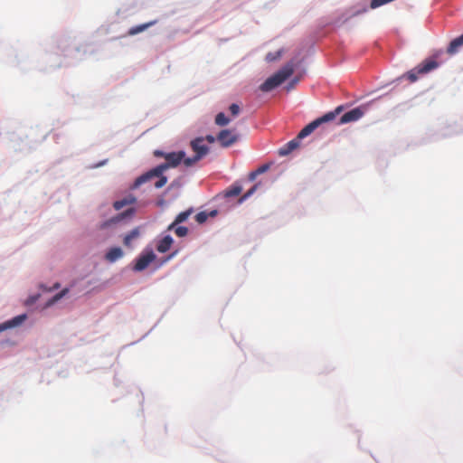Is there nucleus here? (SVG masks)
<instances>
[{"label": "nucleus", "mask_w": 463, "mask_h": 463, "mask_svg": "<svg viewBox=\"0 0 463 463\" xmlns=\"http://www.w3.org/2000/svg\"><path fill=\"white\" fill-rule=\"evenodd\" d=\"M343 110L342 106H338L335 108L334 111H330L324 116L313 120L309 124H307L305 128H303L300 132L298 134L297 137L288 142L279 150V156H287L292 151H294L299 146L300 139L310 135L315 129H317L323 123L330 122L334 120L337 115H339Z\"/></svg>", "instance_id": "nucleus-1"}, {"label": "nucleus", "mask_w": 463, "mask_h": 463, "mask_svg": "<svg viewBox=\"0 0 463 463\" xmlns=\"http://www.w3.org/2000/svg\"><path fill=\"white\" fill-rule=\"evenodd\" d=\"M294 72L293 63H287L279 71L269 77L260 86V89L263 92H269L289 78Z\"/></svg>", "instance_id": "nucleus-2"}, {"label": "nucleus", "mask_w": 463, "mask_h": 463, "mask_svg": "<svg viewBox=\"0 0 463 463\" xmlns=\"http://www.w3.org/2000/svg\"><path fill=\"white\" fill-rule=\"evenodd\" d=\"M192 150L194 152L193 157H187L184 159L185 166H192L209 153V147L204 143L203 137H196L190 143Z\"/></svg>", "instance_id": "nucleus-3"}, {"label": "nucleus", "mask_w": 463, "mask_h": 463, "mask_svg": "<svg viewBox=\"0 0 463 463\" xmlns=\"http://www.w3.org/2000/svg\"><path fill=\"white\" fill-rule=\"evenodd\" d=\"M154 156L156 157H164L165 162L162 164L165 169L170 167H176L182 161L184 162L185 153L184 151L165 153L161 150H155Z\"/></svg>", "instance_id": "nucleus-4"}, {"label": "nucleus", "mask_w": 463, "mask_h": 463, "mask_svg": "<svg viewBox=\"0 0 463 463\" xmlns=\"http://www.w3.org/2000/svg\"><path fill=\"white\" fill-rule=\"evenodd\" d=\"M439 66V63L435 60H425L420 64H419L416 68L411 70L406 73L408 80L411 82H414L418 80L419 74H425L432 70L436 69Z\"/></svg>", "instance_id": "nucleus-5"}, {"label": "nucleus", "mask_w": 463, "mask_h": 463, "mask_svg": "<svg viewBox=\"0 0 463 463\" xmlns=\"http://www.w3.org/2000/svg\"><path fill=\"white\" fill-rule=\"evenodd\" d=\"M165 170H166L165 166L163 165L162 164L157 165L156 167L153 168L149 172H147V173L140 175L139 177H137L136 179L134 184H133V188H137L142 184L147 182L148 180H150L154 176H158V177L163 176L162 174Z\"/></svg>", "instance_id": "nucleus-6"}, {"label": "nucleus", "mask_w": 463, "mask_h": 463, "mask_svg": "<svg viewBox=\"0 0 463 463\" xmlns=\"http://www.w3.org/2000/svg\"><path fill=\"white\" fill-rule=\"evenodd\" d=\"M365 109V106H362L347 111L340 118L338 125L358 120L364 116Z\"/></svg>", "instance_id": "nucleus-7"}, {"label": "nucleus", "mask_w": 463, "mask_h": 463, "mask_svg": "<svg viewBox=\"0 0 463 463\" xmlns=\"http://www.w3.org/2000/svg\"><path fill=\"white\" fill-rule=\"evenodd\" d=\"M238 140V135L230 129H222L217 135V141L223 147H229Z\"/></svg>", "instance_id": "nucleus-8"}, {"label": "nucleus", "mask_w": 463, "mask_h": 463, "mask_svg": "<svg viewBox=\"0 0 463 463\" xmlns=\"http://www.w3.org/2000/svg\"><path fill=\"white\" fill-rule=\"evenodd\" d=\"M156 259V254L150 250L145 254H142L140 255L137 261H136V264L134 266V269L136 271H142L144 270L145 269H146L148 267V265L153 261L155 260Z\"/></svg>", "instance_id": "nucleus-9"}, {"label": "nucleus", "mask_w": 463, "mask_h": 463, "mask_svg": "<svg viewBox=\"0 0 463 463\" xmlns=\"http://www.w3.org/2000/svg\"><path fill=\"white\" fill-rule=\"evenodd\" d=\"M25 318L26 315L23 314L12 318L11 320L0 324V332L19 326L25 320Z\"/></svg>", "instance_id": "nucleus-10"}, {"label": "nucleus", "mask_w": 463, "mask_h": 463, "mask_svg": "<svg viewBox=\"0 0 463 463\" xmlns=\"http://www.w3.org/2000/svg\"><path fill=\"white\" fill-rule=\"evenodd\" d=\"M194 213L193 208H189L188 210L180 213L175 219V221L168 226L167 230L172 231L178 224L185 222L190 215Z\"/></svg>", "instance_id": "nucleus-11"}, {"label": "nucleus", "mask_w": 463, "mask_h": 463, "mask_svg": "<svg viewBox=\"0 0 463 463\" xmlns=\"http://www.w3.org/2000/svg\"><path fill=\"white\" fill-rule=\"evenodd\" d=\"M173 238L170 235L165 236L158 241L156 245V250L160 253L168 251L173 244Z\"/></svg>", "instance_id": "nucleus-12"}, {"label": "nucleus", "mask_w": 463, "mask_h": 463, "mask_svg": "<svg viewBox=\"0 0 463 463\" xmlns=\"http://www.w3.org/2000/svg\"><path fill=\"white\" fill-rule=\"evenodd\" d=\"M124 255L123 250L119 247H114L111 248L107 253H106V260L109 262H115L120 258H122Z\"/></svg>", "instance_id": "nucleus-13"}, {"label": "nucleus", "mask_w": 463, "mask_h": 463, "mask_svg": "<svg viewBox=\"0 0 463 463\" xmlns=\"http://www.w3.org/2000/svg\"><path fill=\"white\" fill-rule=\"evenodd\" d=\"M136 203V197L129 194L121 200L116 201L113 203L115 210L118 211L127 205H130Z\"/></svg>", "instance_id": "nucleus-14"}, {"label": "nucleus", "mask_w": 463, "mask_h": 463, "mask_svg": "<svg viewBox=\"0 0 463 463\" xmlns=\"http://www.w3.org/2000/svg\"><path fill=\"white\" fill-rule=\"evenodd\" d=\"M461 46H463V33L450 42L447 52L455 54Z\"/></svg>", "instance_id": "nucleus-15"}, {"label": "nucleus", "mask_w": 463, "mask_h": 463, "mask_svg": "<svg viewBox=\"0 0 463 463\" xmlns=\"http://www.w3.org/2000/svg\"><path fill=\"white\" fill-rule=\"evenodd\" d=\"M140 236V228L137 227L125 235L123 243L126 247H131L133 240L137 239Z\"/></svg>", "instance_id": "nucleus-16"}, {"label": "nucleus", "mask_w": 463, "mask_h": 463, "mask_svg": "<svg viewBox=\"0 0 463 463\" xmlns=\"http://www.w3.org/2000/svg\"><path fill=\"white\" fill-rule=\"evenodd\" d=\"M157 23L156 20H154V21H151V22H148V23H146V24H139V25H137V26H133L129 29L128 31V35H135V34H137L139 33H142L144 32L146 29L149 28L150 26L156 24Z\"/></svg>", "instance_id": "nucleus-17"}, {"label": "nucleus", "mask_w": 463, "mask_h": 463, "mask_svg": "<svg viewBox=\"0 0 463 463\" xmlns=\"http://www.w3.org/2000/svg\"><path fill=\"white\" fill-rule=\"evenodd\" d=\"M134 212H135V210L133 208H129L127 211H125L124 213H119L116 217H114V218L110 219L109 222H105L103 226H107L109 223L118 222L123 220L124 218L130 217L131 215H133Z\"/></svg>", "instance_id": "nucleus-18"}, {"label": "nucleus", "mask_w": 463, "mask_h": 463, "mask_svg": "<svg viewBox=\"0 0 463 463\" xmlns=\"http://www.w3.org/2000/svg\"><path fill=\"white\" fill-rule=\"evenodd\" d=\"M230 123V119L225 116L224 113L220 112L215 117V124L220 127H224Z\"/></svg>", "instance_id": "nucleus-19"}, {"label": "nucleus", "mask_w": 463, "mask_h": 463, "mask_svg": "<svg viewBox=\"0 0 463 463\" xmlns=\"http://www.w3.org/2000/svg\"><path fill=\"white\" fill-rule=\"evenodd\" d=\"M242 191L241 186L233 185L225 192L226 197H233L239 195Z\"/></svg>", "instance_id": "nucleus-20"}, {"label": "nucleus", "mask_w": 463, "mask_h": 463, "mask_svg": "<svg viewBox=\"0 0 463 463\" xmlns=\"http://www.w3.org/2000/svg\"><path fill=\"white\" fill-rule=\"evenodd\" d=\"M175 233L178 237H184L188 233V229L184 226H175L174 229Z\"/></svg>", "instance_id": "nucleus-21"}, {"label": "nucleus", "mask_w": 463, "mask_h": 463, "mask_svg": "<svg viewBox=\"0 0 463 463\" xmlns=\"http://www.w3.org/2000/svg\"><path fill=\"white\" fill-rule=\"evenodd\" d=\"M69 289L68 288H64L62 289L61 292H59L58 294H56L52 298V300L50 301L49 304H53L55 303L56 301L60 300L62 297H64L67 293H68Z\"/></svg>", "instance_id": "nucleus-22"}, {"label": "nucleus", "mask_w": 463, "mask_h": 463, "mask_svg": "<svg viewBox=\"0 0 463 463\" xmlns=\"http://www.w3.org/2000/svg\"><path fill=\"white\" fill-rule=\"evenodd\" d=\"M208 214L205 212H200L195 215V221L198 223H203L204 222H206Z\"/></svg>", "instance_id": "nucleus-23"}, {"label": "nucleus", "mask_w": 463, "mask_h": 463, "mask_svg": "<svg viewBox=\"0 0 463 463\" xmlns=\"http://www.w3.org/2000/svg\"><path fill=\"white\" fill-rule=\"evenodd\" d=\"M258 187V184H254L241 199H240V203L243 202L245 199H247L248 197H250L251 194H253V193L256 191Z\"/></svg>", "instance_id": "nucleus-24"}, {"label": "nucleus", "mask_w": 463, "mask_h": 463, "mask_svg": "<svg viewBox=\"0 0 463 463\" xmlns=\"http://www.w3.org/2000/svg\"><path fill=\"white\" fill-rule=\"evenodd\" d=\"M229 109L233 117L237 116L240 113V107L235 103L232 104Z\"/></svg>", "instance_id": "nucleus-25"}, {"label": "nucleus", "mask_w": 463, "mask_h": 463, "mask_svg": "<svg viewBox=\"0 0 463 463\" xmlns=\"http://www.w3.org/2000/svg\"><path fill=\"white\" fill-rule=\"evenodd\" d=\"M167 182V178L165 176H161L159 178V180H157L156 183H155V186L156 188H161L163 187Z\"/></svg>", "instance_id": "nucleus-26"}, {"label": "nucleus", "mask_w": 463, "mask_h": 463, "mask_svg": "<svg viewBox=\"0 0 463 463\" xmlns=\"http://www.w3.org/2000/svg\"><path fill=\"white\" fill-rule=\"evenodd\" d=\"M268 169H269V165H263L260 166L258 169H256V171L259 175H260V174L266 172Z\"/></svg>", "instance_id": "nucleus-27"}, {"label": "nucleus", "mask_w": 463, "mask_h": 463, "mask_svg": "<svg viewBox=\"0 0 463 463\" xmlns=\"http://www.w3.org/2000/svg\"><path fill=\"white\" fill-rule=\"evenodd\" d=\"M205 140H207V142H208V143L213 144V143H214V142H215V140H217V137H213V136H212V135H208V136H206V137H205L204 141H205Z\"/></svg>", "instance_id": "nucleus-28"}, {"label": "nucleus", "mask_w": 463, "mask_h": 463, "mask_svg": "<svg viewBox=\"0 0 463 463\" xmlns=\"http://www.w3.org/2000/svg\"><path fill=\"white\" fill-rule=\"evenodd\" d=\"M257 175H259V174H258V173H257V171L255 170V171L251 172V173L249 175V179H250V181H253V180H255V178L257 177Z\"/></svg>", "instance_id": "nucleus-29"}, {"label": "nucleus", "mask_w": 463, "mask_h": 463, "mask_svg": "<svg viewBox=\"0 0 463 463\" xmlns=\"http://www.w3.org/2000/svg\"><path fill=\"white\" fill-rule=\"evenodd\" d=\"M275 59H276V58H275V57H273V56L271 55V53H269V54L267 55V60H268V61H274Z\"/></svg>", "instance_id": "nucleus-30"}, {"label": "nucleus", "mask_w": 463, "mask_h": 463, "mask_svg": "<svg viewBox=\"0 0 463 463\" xmlns=\"http://www.w3.org/2000/svg\"><path fill=\"white\" fill-rule=\"evenodd\" d=\"M215 214H216V211H213V212L211 213V215H212V216H214Z\"/></svg>", "instance_id": "nucleus-31"}]
</instances>
